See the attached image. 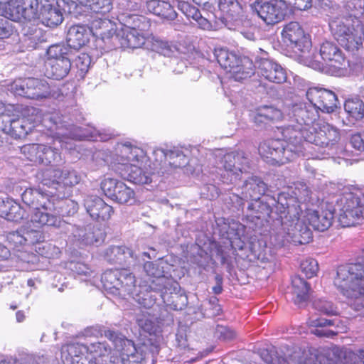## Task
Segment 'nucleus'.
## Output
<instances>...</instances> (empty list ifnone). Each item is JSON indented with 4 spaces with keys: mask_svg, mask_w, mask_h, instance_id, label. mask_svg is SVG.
Here are the masks:
<instances>
[{
    "mask_svg": "<svg viewBox=\"0 0 364 364\" xmlns=\"http://www.w3.org/2000/svg\"><path fill=\"white\" fill-rule=\"evenodd\" d=\"M123 343L120 358L113 353L105 341L89 344L68 343L63 346V355L67 363H72L71 356H73L76 360L75 364H139L140 358L134 342L124 340Z\"/></svg>",
    "mask_w": 364,
    "mask_h": 364,
    "instance_id": "f257e3e1",
    "label": "nucleus"
},
{
    "mask_svg": "<svg viewBox=\"0 0 364 364\" xmlns=\"http://www.w3.org/2000/svg\"><path fill=\"white\" fill-rule=\"evenodd\" d=\"M289 196L286 193L278 195L275 205L276 211L279 214L281 228L276 233L274 240L279 246H285L288 243L294 245L304 244L309 242L311 232L305 227L304 232L299 223L301 208L300 200L302 198L297 196Z\"/></svg>",
    "mask_w": 364,
    "mask_h": 364,
    "instance_id": "f03ea898",
    "label": "nucleus"
},
{
    "mask_svg": "<svg viewBox=\"0 0 364 364\" xmlns=\"http://www.w3.org/2000/svg\"><path fill=\"white\" fill-rule=\"evenodd\" d=\"M362 258L364 261V247ZM333 284L345 296L355 299L357 311L364 309V264L355 262L338 267Z\"/></svg>",
    "mask_w": 364,
    "mask_h": 364,
    "instance_id": "7ed1b4c3",
    "label": "nucleus"
},
{
    "mask_svg": "<svg viewBox=\"0 0 364 364\" xmlns=\"http://www.w3.org/2000/svg\"><path fill=\"white\" fill-rule=\"evenodd\" d=\"M329 26L334 38L346 50L355 53L363 48L364 21L361 16L352 11L348 16L332 20Z\"/></svg>",
    "mask_w": 364,
    "mask_h": 364,
    "instance_id": "20e7f679",
    "label": "nucleus"
},
{
    "mask_svg": "<svg viewBox=\"0 0 364 364\" xmlns=\"http://www.w3.org/2000/svg\"><path fill=\"white\" fill-rule=\"evenodd\" d=\"M338 210V222L342 227H350L364 220V198H360L359 191L344 187L336 200Z\"/></svg>",
    "mask_w": 364,
    "mask_h": 364,
    "instance_id": "39448f33",
    "label": "nucleus"
},
{
    "mask_svg": "<svg viewBox=\"0 0 364 364\" xmlns=\"http://www.w3.org/2000/svg\"><path fill=\"white\" fill-rule=\"evenodd\" d=\"M50 191L49 200L53 205V209L46 211H37L32 218V224L36 228H40L44 225L59 228L61 226V220L58 215L73 216L78 210L77 203L69 198H60L58 193Z\"/></svg>",
    "mask_w": 364,
    "mask_h": 364,
    "instance_id": "423d86ee",
    "label": "nucleus"
},
{
    "mask_svg": "<svg viewBox=\"0 0 364 364\" xmlns=\"http://www.w3.org/2000/svg\"><path fill=\"white\" fill-rule=\"evenodd\" d=\"M339 139L338 129L328 123H319L314 128H309L305 135L306 145L314 144L318 149H323V154L328 155L337 153Z\"/></svg>",
    "mask_w": 364,
    "mask_h": 364,
    "instance_id": "0eeeda50",
    "label": "nucleus"
},
{
    "mask_svg": "<svg viewBox=\"0 0 364 364\" xmlns=\"http://www.w3.org/2000/svg\"><path fill=\"white\" fill-rule=\"evenodd\" d=\"M214 55L222 68L232 74L236 80L245 79L253 74L252 63L248 58H240L225 48H217Z\"/></svg>",
    "mask_w": 364,
    "mask_h": 364,
    "instance_id": "6e6552de",
    "label": "nucleus"
},
{
    "mask_svg": "<svg viewBox=\"0 0 364 364\" xmlns=\"http://www.w3.org/2000/svg\"><path fill=\"white\" fill-rule=\"evenodd\" d=\"M302 58L307 66L318 71H323L325 65L339 68L345 60L341 50L331 41L323 42L318 53L310 55L309 53L302 55Z\"/></svg>",
    "mask_w": 364,
    "mask_h": 364,
    "instance_id": "1a4fd4ad",
    "label": "nucleus"
},
{
    "mask_svg": "<svg viewBox=\"0 0 364 364\" xmlns=\"http://www.w3.org/2000/svg\"><path fill=\"white\" fill-rule=\"evenodd\" d=\"M221 168L224 173L221 174V180L224 183H234L241 178L243 173L250 169V162L243 151L230 152L218 154Z\"/></svg>",
    "mask_w": 364,
    "mask_h": 364,
    "instance_id": "9d476101",
    "label": "nucleus"
},
{
    "mask_svg": "<svg viewBox=\"0 0 364 364\" xmlns=\"http://www.w3.org/2000/svg\"><path fill=\"white\" fill-rule=\"evenodd\" d=\"M10 89L16 95L33 100L47 98L52 95L50 86L47 81L38 78L16 80Z\"/></svg>",
    "mask_w": 364,
    "mask_h": 364,
    "instance_id": "9b49d317",
    "label": "nucleus"
},
{
    "mask_svg": "<svg viewBox=\"0 0 364 364\" xmlns=\"http://www.w3.org/2000/svg\"><path fill=\"white\" fill-rule=\"evenodd\" d=\"M260 156L272 164H284L294 159L291 146H285L280 139H270L260 144L258 148Z\"/></svg>",
    "mask_w": 364,
    "mask_h": 364,
    "instance_id": "f8f14e48",
    "label": "nucleus"
},
{
    "mask_svg": "<svg viewBox=\"0 0 364 364\" xmlns=\"http://www.w3.org/2000/svg\"><path fill=\"white\" fill-rule=\"evenodd\" d=\"M22 152L28 161L35 164L55 166L63 163L58 149L44 144H33L24 146Z\"/></svg>",
    "mask_w": 364,
    "mask_h": 364,
    "instance_id": "ddd939ff",
    "label": "nucleus"
},
{
    "mask_svg": "<svg viewBox=\"0 0 364 364\" xmlns=\"http://www.w3.org/2000/svg\"><path fill=\"white\" fill-rule=\"evenodd\" d=\"M253 14L257 15L267 24H275L284 19L288 12V6L284 0H270L250 5Z\"/></svg>",
    "mask_w": 364,
    "mask_h": 364,
    "instance_id": "4468645a",
    "label": "nucleus"
},
{
    "mask_svg": "<svg viewBox=\"0 0 364 364\" xmlns=\"http://www.w3.org/2000/svg\"><path fill=\"white\" fill-rule=\"evenodd\" d=\"M80 179L75 171H60L59 168H50L43 173L41 183L61 193L65 186H74L80 183Z\"/></svg>",
    "mask_w": 364,
    "mask_h": 364,
    "instance_id": "2eb2a0df",
    "label": "nucleus"
},
{
    "mask_svg": "<svg viewBox=\"0 0 364 364\" xmlns=\"http://www.w3.org/2000/svg\"><path fill=\"white\" fill-rule=\"evenodd\" d=\"M306 95L308 100L318 110L323 112L332 113L337 108L338 104L337 96L329 90L319 87H311L307 90Z\"/></svg>",
    "mask_w": 364,
    "mask_h": 364,
    "instance_id": "dca6fc26",
    "label": "nucleus"
},
{
    "mask_svg": "<svg viewBox=\"0 0 364 364\" xmlns=\"http://www.w3.org/2000/svg\"><path fill=\"white\" fill-rule=\"evenodd\" d=\"M284 39L294 45L296 53H299L300 57L309 53L311 41L305 36L304 31L298 22L292 21L285 26L282 31Z\"/></svg>",
    "mask_w": 364,
    "mask_h": 364,
    "instance_id": "f3484780",
    "label": "nucleus"
},
{
    "mask_svg": "<svg viewBox=\"0 0 364 364\" xmlns=\"http://www.w3.org/2000/svg\"><path fill=\"white\" fill-rule=\"evenodd\" d=\"M309 128L303 127L299 124L288 125L282 129V134L285 146H291L294 157L303 153L309 147L306 145L305 135Z\"/></svg>",
    "mask_w": 364,
    "mask_h": 364,
    "instance_id": "a211bd4d",
    "label": "nucleus"
},
{
    "mask_svg": "<svg viewBox=\"0 0 364 364\" xmlns=\"http://www.w3.org/2000/svg\"><path fill=\"white\" fill-rule=\"evenodd\" d=\"M119 151V154L117 156L114 165L116 171H124L130 166V164H142L147 161L144 151L139 147L122 144Z\"/></svg>",
    "mask_w": 364,
    "mask_h": 364,
    "instance_id": "6ab92c4d",
    "label": "nucleus"
},
{
    "mask_svg": "<svg viewBox=\"0 0 364 364\" xmlns=\"http://www.w3.org/2000/svg\"><path fill=\"white\" fill-rule=\"evenodd\" d=\"M50 196V193H45L40 189L33 188H27L22 193L23 202L33 208L30 220L31 223H32L33 216L37 211H46L53 209V205L49 200Z\"/></svg>",
    "mask_w": 364,
    "mask_h": 364,
    "instance_id": "aec40b11",
    "label": "nucleus"
},
{
    "mask_svg": "<svg viewBox=\"0 0 364 364\" xmlns=\"http://www.w3.org/2000/svg\"><path fill=\"white\" fill-rule=\"evenodd\" d=\"M267 186L264 181L257 176H252L245 180L241 187L240 195L236 194L233 197L239 207L243 205L244 200H257L264 194Z\"/></svg>",
    "mask_w": 364,
    "mask_h": 364,
    "instance_id": "412c9836",
    "label": "nucleus"
},
{
    "mask_svg": "<svg viewBox=\"0 0 364 364\" xmlns=\"http://www.w3.org/2000/svg\"><path fill=\"white\" fill-rule=\"evenodd\" d=\"M124 277L126 279V288L132 286L133 282V274L127 269H108L105 271L102 275V282L106 291L113 294L119 293V289L122 288V284L119 282V278Z\"/></svg>",
    "mask_w": 364,
    "mask_h": 364,
    "instance_id": "4be33fe9",
    "label": "nucleus"
},
{
    "mask_svg": "<svg viewBox=\"0 0 364 364\" xmlns=\"http://www.w3.org/2000/svg\"><path fill=\"white\" fill-rule=\"evenodd\" d=\"M73 235L77 241L85 245H98L105 238V232L91 224L83 227L73 226Z\"/></svg>",
    "mask_w": 364,
    "mask_h": 364,
    "instance_id": "5701e85b",
    "label": "nucleus"
},
{
    "mask_svg": "<svg viewBox=\"0 0 364 364\" xmlns=\"http://www.w3.org/2000/svg\"><path fill=\"white\" fill-rule=\"evenodd\" d=\"M87 213L95 220H107L110 218L113 208L97 196H87L84 200Z\"/></svg>",
    "mask_w": 364,
    "mask_h": 364,
    "instance_id": "b1692460",
    "label": "nucleus"
},
{
    "mask_svg": "<svg viewBox=\"0 0 364 364\" xmlns=\"http://www.w3.org/2000/svg\"><path fill=\"white\" fill-rule=\"evenodd\" d=\"M9 6L11 16L16 14L17 18L22 17L32 21L38 18V0H11Z\"/></svg>",
    "mask_w": 364,
    "mask_h": 364,
    "instance_id": "393cba45",
    "label": "nucleus"
},
{
    "mask_svg": "<svg viewBox=\"0 0 364 364\" xmlns=\"http://www.w3.org/2000/svg\"><path fill=\"white\" fill-rule=\"evenodd\" d=\"M294 121L299 126L314 128L312 126L318 117V110L312 105L306 103L295 104L292 107Z\"/></svg>",
    "mask_w": 364,
    "mask_h": 364,
    "instance_id": "a878e982",
    "label": "nucleus"
},
{
    "mask_svg": "<svg viewBox=\"0 0 364 364\" xmlns=\"http://www.w3.org/2000/svg\"><path fill=\"white\" fill-rule=\"evenodd\" d=\"M258 72L265 79L274 83H282L287 80L286 70L272 60L261 59L258 63Z\"/></svg>",
    "mask_w": 364,
    "mask_h": 364,
    "instance_id": "bb28decb",
    "label": "nucleus"
},
{
    "mask_svg": "<svg viewBox=\"0 0 364 364\" xmlns=\"http://www.w3.org/2000/svg\"><path fill=\"white\" fill-rule=\"evenodd\" d=\"M148 160L144 164H130L129 168L119 173L128 181L136 184H149L152 181L153 172L146 167Z\"/></svg>",
    "mask_w": 364,
    "mask_h": 364,
    "instance_id": "cd10ccee",
    "label": "nucleus"
},
{
    "mask_svg": "<svg viewBox=\"0 0 364 364\" xmlns=\"http://www.w3.org/2000/svg\"><path fill=\"white\" fill-rule=\"evenodd\" d=\"M334 209H322L320 211L309 210L306 213V220L316 230L323 232L332 225L334 219Z\"/></svg>",
    "mask_w": 364,
    "mask_h": 364,
    "instance_id": "c85d7f7f",
    "label": "nucleus"
},
{
    "mask_svg": "<svg viewBox=\"0 0 364 364\" xmlns=\"http://www.w3.org/2000/svg\"><path fill=\"white\" fill-rule=\"evenodd\" d=\"M144 28L140 29H121L114 37L117 40L118 47L138 48L146 42V37L142 32Z\"/></svg>",
    "mask_w": 364,
    "mask_h": 364,
    "instance_id": "c756f323",
    "label": "nucleus"
},
{
    "mask_svg": "<svg viewBox=\"0 0 364 364\" xmlns=\"http://www.w3.org/2000/svg\"><path fill=\"white\" fill-rule=\"evenodd\" d=\"M144 269L148 276L155 278L151 282L149 288L154 291H161L162 297L164 291H171V281L163 275L164 272L157 264L147 262L144 264Z\"/></svg>",
    "mask_w": 364,
    "mask_h": 364,
    "instance_id": "7c9ffc66",
    "label": "nucleus"
},
{
    "mask_svg": "<svg viewBox=\"0 0 364 364\" xmlns=\"http://www.w3.org/2000/svg\"><path fill=\"white\" fill-rule=\"evenodd\" d=\"M77 8L85 13V16H104L112 9V0H77Z\"/></svg>",
    "mask_w": 364,
    "mask_h": 364,
    "instance_id": "2f4dec72",
    "label": "nucleus"
},
{
    "mask_svg": "<svg viewBox=\"0 0 364 364\" xmlns=\"http://www.w3.org/2000/svg\"><path fill=\"white\" fill-rule=\"evenodd\" d=\"M42 4L43 0H39ZM54 1V0H52ZM42 4L38 19L42 24L48 27H55L60 25L63 21V15L56 4L49 3Z\"/></svg>",
    "mask_w": 364,
    "mask_h": 364,
    "instance_id": "473e14b6",
    "label": "nucleus"
},
{
    "mask_svg": "<svg viewBox=\"0 0 364 364\" xmlns=\"http://www.w3.org/2000/svg\"><path fill=\"white\" fill-rule=\"evenodd\" d=\"M146 9L149 14L169 21L174 20L177 16L170 0H147Z\"/></svg>",
    "mask_w": 364,
    "mask_h": 364,
    "instance_id": "72a5a7b5",
    "label": "nucleus"
},
{
    "mask_svg": "<svg viewBox=\"0 0 364 364\" xmlns=\"http://www.w3.org/2000/svg\"><path fill=\"white\" fill-rule=\"evenodd\" d=\"M90 31L83 25H74L67 33L66 42L71 50H78L89 41Z\"/></svg>",
    "mask_w": 364,
    "mask_h": 364,
    "instance_id": "f704fd0d",
    "label": "nucleus"
},
{
    "mask_svg": "<svg viewBox=\"0 0 364 364\" xmlns=\"http://www.w3.org/2000/svg\"><path fill=\"white\" fill-rule=\"evenodd\" d=\"M72 58L61 60H48L46 62V75L49 78L61 80L66 77L71 68Z\"/></svg>",
    "mask_w": 364,
    "mask_h": 364,
    "instance_id": "c9c22d12",
    "label": "nucleus"
},
{
    "mask_svg": "<svg viewBox=\"0 0 364 364\" xmlns=\"http://www.w3.org/2000/svg\"><path fill=\"white\" fill-rule=\"evenodd\" d=\"M153 154L156 158H159V161L162 162L164 160L165 163L168 162L173 168L185 166L188 163L186 156L179 150L165 151L163 149H156Z\"/></svg>",
    "mask_w": 364,
    "mask_h": 364,
    "instance_id": "e433bc0d",
    "label": "nucleus"
},
{
    "mask_svg": "<svg viewBox=\"0 0 364 364\" xmlns=\"http://www.w3.org/2000/svg\"><path fill=\"white\" fill-rule=\"evenodd\" d=\"M0 216L9 221L19 222L24 218L26 213L18 203L7 200L0 204Z\"/></svg>",
    "mask_w": 364,
    "mask_h": 364,
    "instance_id": "4c0bfd02",
    "label": "nucleus"
},
{
    "mask_svg": "<svg viewBox=\"0 0 364 364\" xmlns=\"http://www.w3.org/2000/svg\"><path fill=\"white\" fill-rule=\"evenodd\" d=\"M294 303L299 306L304 305L309 299V287L306 282L299 276L291 279Z\"/></svg>",
    "mask_w": 364,
    "mask_h": 364,
    "instance_id": "58836bf2",
    "label": "nucleus"
},
{
    "mask_svg": "<svg viewBox=\"0 0 364 364\" xmlns=\"http://www.w3.org/2000/svg\"><path fill=\"white\" fill-rule=\"evenodd\" d=\"M140 290L138 293H134L132 294L133 296L134 299L141 306L146 309L151 308L156 303V296L155 294L153 293H157L160 292V296L162 298L163 300H165V294L167 292H164V296H161V291H154L151 288H149V286L148 287H145L144 289L143 288L140 287Z\"/></svg>",
    "mask_w": 364,
    "mask_h": 364,
    "instance_id": "ea45409f",
    "label": "nucleus"
},
{
    "mask_svg": "<svg viewBox=\"0 0 364 364\" xmlns=\"http://www.w3.org/2000/svg\"><path fill=\"white\" fill-rule=\"evenodd\" d=\"M118 21L124 26L122 29H140L144 28L147 24L146 18L135 13L118 14Z\"/></svg>",
    "mask_w": 364,
    "mask_h": 364,
    "instance_id": "a19ab883",
    "label": "nucleus"
},
{
    "mask_svg": "<svg viewBox=\"0 0 364 364\" xmlns=\"http://www.w3.org/2000/svg\"><path fill=\"white\" fill-rule=\"evenodd\" d=\"M282 118V113L279 109L273 106L264 105L257 109L255 121L256 123H267L280 120Z\"/></svg>",
    "mask_w": 364,
    "mask_h": 364,
    "instance_id": "79ce46f5",
    "label": "nucleus"
},
{
    "mask_svg": "<svg viewBox=\"0 0 364 364\" xmlns=\"http://www.w3.org/2000/svg\"><path fill=\"white\" fill-rule=\"evenodd\" d=\"M24 229V238H25V244L26 247L35 245V250L41 255L46 254L45 245H42V242L45 240V236L43 233L38 230Z\"/></svg>",
    "mask_w": 364,
    "mask_h": 364,
    "instance_id": "37998d69",
    "label": "nucleus"
},
{
    "mask_svg": "<svg viewBox=\"0 0 364 364\" xmlns=\"http://www.w3.org/2000/svg\"><path fill=\"white\" fill-rule=\"evenodd\" d=\"M100 33L102 35H99L97 38H100L107 46V48L112 49L118 48L117 40H115L114 37L117 36L116 29L114 25L111 21L107 19L102 23V27L100 28Z\"/></svg>",
    "mask_w": 364,
    "mask_h": 364,
    "instance_id": "c03bdc74",
    "label": "nucleus"
},
{
    "mask_svg": "<svg viewBox=\"0 0 364 364\" xmlns=\"http://www.w3.org/2000/svg\"><path fill=\"white\" fill-rule=\"evenodd\" d=\"M33 127V123L25 117L14 119L10 121V131L14 136L18 138L26 136Z\"/></svg>",
    "mask_w": 364,
    "mask_h": 364,
    "instance_id": "a18cd8bd",
    "label": "nucleus"
},
{
    "mask_svg": "<svg viewBox=\"0 0 364 364\" xmlns=\"http://www.w3.org/2000/svg\"><path fill=\"white\" fill-rule=\"evenodd\" d=\"M219 9L231 20H237L242 11V8L237 0H220Z\"/></svg>",
    "mask_w": 364,
    "mask_h": 364,
    "instance_id": "49530a36",
    "label": "nucleus"
},
{
    "mask_svg": "<svg viewBox=\"0 0 364 364\" xmlns=\"http://www.w3.org/2000/svg\"><path fill=\"white\" fill-rule=\"evenodd\" d=\"M112 200L119 203L132 205L135 201V193L131 188L124 183H119Z\"/></svg>",
    "mask_w": 364,
    "mask_h": 364,
    "instance_id": "de8ad7c7",
    "label": "nucleus"
},
{
    "mask_svg": "<svg viewBox=\"0 0 364 364\" xmlns=\"http://www.w3.org/2000/svg\"><path fill=\"white\" fill-rule=\"evenodd\" d=\"M344 108L355 119H361L364 117V103L359 98L347 100L345 102Z\"/></svg>",
    "mask_w": 364,
    "mask_h": 364,
    "instance_id": "09e8293b",
    "label": "nucleus"
},
{
    "mask_svg": "<svg viewBox=\"0 0 364 364\" xmlns=\"http://www.w3.org/2000/svg\"><path fill=\"white\" fill-rule=\"evenodd\" d=\"M47 54L48 60H61L64 58H72L73 50L68 45L55 44L48 48Z\"/></svg>",
    "mask_w": 364,
    "mask_h": 364,
    "instance_id": "8fccbe9b",
    "label": "nucleus"
},
{
    "mask_svg": "<svg viewBox=\"0 0 364 364\" xmlns=\"http://www.w3.org/2000/svg\"><path fill=\"white\" fill-rule=\"evenodd\" d=\"M151 49L154 51L167 57H171L177 52L176 46L159 38H153Z\"/></svg>",
    "mask_w": 364,
    "mask_h": 364,
    "instance_id": "3c124183",
    "label": "nucleus"
},
{
    "mask_svg": "<svg viewBox=\"0 0 364 364\" xmlns=\"http://www.w3.org/2000/svg\"><path fill=\"white\" fill-rule=\"evenodd\" d=\"M6 238L11 248L16 249L18 250H21V249H26L23 228L9 232L7 235Z\"/></svg>",
    "mask_w": 364,
    "mask_h": 364,
    "instance_id": "603ef678",
    "label": "nucleus"
},
{
    "mask_svg": "<svg viewBox=\"0 0 364 364\" xmlns=\"http://www.w3.org/2000/svg\"><path fill=\"white\" fill-rule=\"evenodd\" d=\"M41 122L48 129H53L55 127L60 128L63 127L61 117L58 113H46L41 118Z\"/></svg>",
    "mask_w": 364,
    "mask_h": 364,
    "instance_id": "864d4df0",
    "label": "nucleus"
},
{
    "mask_svg": "<svg viewBox=\"0 0 364 364\" xmlns=\"http://www.w3.org/2000/svg\"><path fill=\"white\" fill-rule=\"evenodd\" d=\"M301 269L308 278L315 276L318 270V264L317 261L312 258L304 260L301 263Z\"/></svg>",
    "mask_w": 364,
    "mask_h": 364,
    "instance_id": "5fc2aeb1",
    "label": "nucleus"
},
{
    "mask_svg": "<svg viewBox=\"0 0 364 364\" xmlns=\"http://www.w3.org/2000/svg\"><path fill=\"white\" fill-rule=\"evenodd\" d=\"M119 183H122V181L107 178L102 181L101 188L107 196L112 199Z\"/></svg>",
    "mask_w": 364,
    "mask_h": 364,
    "instance_id": "6e6d98bb",
    "label": "nucleus"
},
{
    "mask_svg": "<svg viewBox=\"0 0 364 364\" xmlns=\"http://www.w3.org/2000/svg\"><path fill=\"white\" fill-rule=\"evenodd\" d=\"M313 305L316 310L326 315H334L337 313L336 308L333 304L326 300H316Z\"/></svg>",
    "mask_w": 364,
    "mask_h": 364,
    "instance_id": "4d7b16f0",
    "label": "nucleus"
},
{
    "mask_svg": "<svg viewBox=\"0 0 364 364\" xmlns=\"http://www.w3.org/2000/svg\"><path fill=\"white\" fill-rule=\"evenodd\" d=\"M107 18H102V16L92 15V18L90 17L87 21L90 24L89 31L92 33L93 36L98 37L99 35H102L100 33V28L102 27L104 21H107Z\"/></svg>",
    "mask_w": 364,
    "mask_h": 364,
    "instance_id": "13d9d810",
    "label": "nucleus"
},
{
    "mask_svg": "<svg viewBox=\"0 0 364 364\" xmlns=\"http://www.w3.org/2000/svg\"><path fill=\"white\" fill-rule=\"evenodd\" d=\"M178 9L182 12L188 19L192 18L194 20L197 17L200 11L195 6H192L186 1H178Z\"/></svg>",
    "mask_w": 364,
    "mask_h": 364,
    "instance_id": "bf43d9fd",
    "label": "nucleus"
},
{
    "mask_svg": "<svg viewBox=\"0 0 364 364\" xmlns=\"http://www.w3.org/2000/svg\"><path fill=\"white\" fill-rule=\"evenodd\" d=\"M215 336L220 340L228 341L232 340L236 336V333L227 326L218 325L215 331Z\"/></svg>",
    "mask_w": 364,
    "mask_h": 364,
    "instance_id": "052dcab7",
    "label": "nucleus"
},
{
    "mask_svg": "<svg viewBox=\"0 0 364 364\" xmlns=\"http://www.w3.org/2000/svg\"><path fill=\"white\" fill-rule=\"evenodd\" d=\"M139 5L132 0H121L117 4L118 14L134 13L139 10Z\"/></svg>",
    "mask_w": 364,
    "mask_h": 364,
    "instance_id": "680f3d73",
    "label": "nucleus"
},
{
    "mask_svg": "<svg viewBox=\"0 0 364 364\" xmlns=\"http://www.w3.org/2000/svg\"><path fill=\"white\" fill-rule=\"evenodd\" d=\"M109 251L111 255H114V258L112 259L117 262H119L117 257H122V255H129L130 258L133 257V251L124 246H113L109 249Z\"/></svg>",
    "mask_w": 364,
    "mask_h": 364,
    "instance_id": "e2e57ef3",
    "label": "nucleus"
},
{
    "mask_svg": "<svg viewBox=\"0 0 364 364\" xmlns=\"http://www.w3.org/2000/svg\"><path fill=\"white\" fill-rule=\"evenodd\" d=\"M73 60L75 66L82 72L87 71L90 64V59L88 55L85 53H80Z\"/></svg>",
    "mask_w": 364,
    "mask_h": 364,
    "instance_id": "0e129e2a",
    "label": "nucleus"
},
{
    "mask_svg": "<svg viewBox=\"0 0 364 364\" xmlns=\"http://www.w3.org/2000/svg\"><path fill=\"white\" fill-rule=\"evenodd\" d=\"M205 14H207L208 16H204L199 12V14L197 15L198 16L196 17L194 21L198 23V26L203 29V30H210L213 28L211 21H210V15L207 14V12L205 11Z\"/></svg>",
    "mask_w": 364,
    "mask_h": 364,
    "instance_id": "69168bd1",
    "label": "nucleus"
},
{
    "mask_svg": "<svg viewBox=\"0 0 364 364\" xmlns=\"http://www.w3.org/2000/svg\"><path fill=\"white\" fill-rule=\"evenodd\" d=\"M218 302V300L216 297H213L210 299V307L206 309V314L208 316L215 317L220 314L222 309Z\"/></svg>",
    "mask_w": 364,
    "mask_h": 364,
    "instance_id": "338daca9",
    "label": "nucleus"
},
{
    "mask_svg": "<svg viewBox=\"0 0 364 364\" xmlns=\"http://www.w3.org/2000/svg\"><path fill=\"white\" fill-rule=\"evenodd\" d=\"M350 143L355 149L364 151V133L353 134Z\"/></svg>",
    "mask_w": 364,
    "mask_h": 364,
    "instance_id": "774afa93",
    "label": "nucleus"
}]
</instances>
